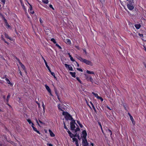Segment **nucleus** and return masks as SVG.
Masks as SVG:
<instances>
[{
    "instance_id": "15",
    "label": "nucleus",
    "mask_w": 146,
    "mask_h": 146,
    "mask_svg": "<svg viewBox=\"0 0 146 146\" xmlns=\"http://www.w3.org/2000/svg\"><path fill=\"white\" fill-rule=\"evenodd\" d=\"M49 132L50 134V135L51 137H54L55 136L54 134L53 133V132L50 130H49Z\"/></svg>"
},
{
    "instance_id": "12",
    "label": "nucleus",
    "mask_w": 146,
    "mask_h": 146,
    "mask_svg": "<svg viewBox=\"0 0 146 146\" xmlns=\"http://www.w3.org/2000/svg\"><path fill=\"white\" fill-rule=\"evenodd\" d=\"M4 35H5V37L6 38H7V39H9L11 40H12V38H11L9 36V35L7 34L6 33H4Z\"/></svg>"
},
{
    "instance_id": "38",
    "label": "nucleus",
    "mask_w": 146,
    "mask_h": 146,
    "mask_svg": "<svg viewBox=\"0 0 146 146\" xmlns=\"http://www.w3.org/2000/svg\"><path fill=\"white\" fill-rule=\"evenodd\" d=\"M54 92H55V93L56 96H58V93L57 92V90L56 89L54 88Z\"/></svg>"
},
{
    "instance_id": "37",
    "label": "nucleus",
    "mask_w": 146,
    "mask_h": 146,
    "mask_svg": "<svg viewBox=\"0 0 146 146\" xmlns=\"http://www.w3.org/2000/svg\"><path fill=\"white\" fill-rule=\"evenodd\" d=\"M97 99H100L101 102H103L104 100L103 98L102 97L99 96V97H98V98H97Z\"/></svg>"
},
{
    "instance_id": "25",
    "label": "nucleus",
    "mask_w": 146,
    "mask_h": 146,
    "mask_svg": "<svg viewBox=\"0 0 146 146\" xmlns=\"http://www.w3.org/2000/svg\"><path fill=\"white\" fill-rule=\"evenodd\" d=\"M20 65L21 66V68L23 69L25 71L26 69L25 66L22 63L21 64H20Z\"/></svg>"
},
{
    "instance_id": "42",
    "label": "nucleus",
    "mask_w": 146,
    "mask_h": 146,
    "mask_svg": "<svg viewBox=\"0 0 146 146\" xmlns=\"http://www.w3.org/2000/svg\"><path fill=\"white\" fill-rule=\"evenodd\" d=\"M69 135L71 138H72L73 136L74 137L76 136V135H74L72 133V134H71V135L70 134V135Z\"/></svg>"
},
{
    "instance_id": "13",
    "label": "nucleus",
    "mask_w": 146,
    "mask_h": 146,
    "mask_svg": "<svg viewBox=\"0 0 146 146\" xmlns=\"http://www.w3.org/2000/svg\"><path fill=\"white\" fill-rule=\"evenodd\" d=\"M5 80H6L8 84H10L11 86H13V84L12 83H11L10 80L8 78H6L5 79Z\"/></svg>"
},
{
    "instance_id": "16",
    "label": "nucleus",
    "mask_w": 146,
    "mask_h": 146,
    "mask_svg": "<svg viewBox=\"0 0 146 146\" xmlns=\"http://www.w3.org/2000/svg\"><path fill=\"white\" fill-rule=\"evenodd\" d=\"M32 10H33V7H32V6L31 5H30V7L29 10H30L31 11L30 13L32 14H33L34 13V12L33 11H31Z\"/></svg>"
},
{
    "instance_id": "39",
    "label": "nucleus",
    "mask_w": 146,
    "mask_h": 146,
    "mask_svg": "<svg viewBox=\"0 0 146 146\" xmlns=\"http://www.w3.org/2000/svg\"><path fill=\"white\" fill-rule=\"evenodd\" d=\"M42 107L44 111L45 107V106L44 105V103L43 102H42Z\"/></svg>"
},
{
    "instance_id": "2",
    "label": "nucleus",
    "mask_w": 146,
    "mask_h": 146,
    "mask_svg": "<svg viewBox=\"0 0 146 146\" xmlns=\"http://www.w3.org/2000/svg\"><path fill=\"white\" fill-rule=\"evenodd\" d=\"M82 145L85 144V143H87V142L86 139V137L87 136V133L85 130H84L82 131Z\"/></svg>"
},
{
    "instance_id": "43",
    "label": "nucleus",
    "mask_w": 146,
    "mask_h": 146,
    "mask_svg": "<svg viewBox=\"0 0 146 146\" xmlns=\"http://www.w3.org/2000/svg\"><path fill=\"white\" fill-rule=\"evenodd\" d=\"M49 6L50 8L52 9L53 10H54V8H53V7L52 6V5L50 4L49 5Z\"/></svg>"
},
{
    "instance_id": "47",
    "label": "nucleus",
    "mask_w": 146,
    "mask_h": 146,
    "mask_svg": "<svg viewBox=\"0 0 146 146\" xmlns=\"http://www.w3.org/2000/svg\"><path fill=\"white\" fill-rule=\"evenodd\" d=\"M67 131L69 135L72 134V133L68 129Z\"/></svg>"
},
{
    "instance_id": "41",
    "label": "nucleus",
    "mask_w": 146,
    "mask_h": 146,
    "mask_svg": "<svg viewBox=\"0 0 146 146\" xmlns=\"http://www.w3.org/2000/svg\"><path fill=\"white\" fill-rule=\"evenodd\" d=\"M77 70L80 72H82L83 71L82 69L81 68H77Z\"/></svg>"
},
{
    "instance_id": "23",
    "label": "nucleus",
    "mask_w": 146,
    "mask_h": 146,
    "mask_svg": "<svg viewBox=\"0 0 146 146\" xmlns=\"http://www.w3.org/2000/svg\"><path fill=\"white\" fill-rule=\"evenodd\" d=\"M57 107H58V110H60L61 111H64V110H63L61 108V106L60 104H58V105Z\"/></svg>"
},
{
    "instance_id": "26",
    "label": "nucleus",
    "mask_w": 146,
    "mask_h": 146,
    "mask_svg": "<svg viewBox=\"0 0 146 146\" xmlns=\"http://www.w3.org/2000/svg\"><path fill=\"white\" fill-rule=\"evenodd\" d=\"M1 16H2V18L3 19V20L4 21L5 23L7 22V20L4 17L3 15H2Z\"/></svg>"
},
{
    "instance_id": "17",
    "label": "nucleus",
    "mask_w": 146,
    "mask_h": 146,
    "mask_svg": "<svg viewBox=\"0 0 146 146\" xmlns=\"http://www.w3.org/2000/svg\"><path fill=\"white\" fill-rule=\"evenodd\" d=\"M135 27L137 29H139L141 27V25L140 24H136L135 25Z\"/></svg>"
},
{
    "instance_id": "58",
    "label": "nucleus",
    "mask_w": 146,
    "mask_h": 146,
    "mask_svg": "<svg viewBox=\"0 0 146 146\" xmlns=\"http://www.w3.org/2000/svg\"><path fill=\"white\" fill-rule=\"evenodd\" d=\"M79 125L81 128H82L83 127V125H82L80 123V124H79Z\"/></svg>"
},
{
    "instance_id": "4",
    "label": "nucleus",
    "mask_w": 146,
    "mask_h": 146,
    "mask_svg": "<svg viewBox=\"0 0 146 146\" xmlns=\"http://www.w3.org/2000/svg\"><path fill=\"white\" fill-rule=\"evenodd\" d=\"M75 124H76L78 126L77 124L75 123V121L74 119L72 120L70 122V128L72 130H74L76 127Z\"/></svg>"
},
{
    "instance_id": "8",
    "label": "nucleus",
    "mask_w": 146,
    "mask_h": 146,
    "mask_svg": "<svg viewBox=\"0 0 146 146\" xmlns=\"http://www.w3.org/2000/svg\"><path fill=\"white\" fill-rule=\"evenodd\" d=\"M86 79L88 81H90L92 84L93 83V79L90 76L86 75Z\"/></svg>"
},
{
    "instance_id": "27",
    "label": "nucleus",
    "mask_w": 146,
    "mask_h": 146,
    "mask_svg": "<svg viewBox=\"0 0 146 146\" xmlns=\"http://www.w3.org/2000/svg\"><path fill=\"white\" fill-rule=\"evenodd\" d=\"M76 80L81 84H82V81L80 80V78L78 77H76Z\"/></svg>"
},
{
    "instance_id": "33",
    "label": "nucleus",
    "mask_w": 146,
    "mask_h": 146,
    "mask_svg": "<svg viewBox=\"0 0 146 146\" xmlns=\"http://www.w3.org/2000/svg\"><path fill=\"white\" fill-rule=\"evenodd\" d=\"M15 58H16V60H17V61L19 62V65L22 63L21 62L20 60L17 57H16Z\"/></svg>"
},
{
    "instance_id": "14",
    "label": "nucleus",
    "mask_w": 146,
    "mask_h": 146,
    "mask_svg": "<svg viewBox=\"0 0 146 146\" xmlns=\"http://www.w3.org/2000/svg\"><path fill=\"white\" fill-rule=\"evenodd\" d=\"M106 131L108 133H109L110 134V136L111 137H112V131L109 129H108L106 130Z\"/></svg>"
},
{
    "instance_id": "20",
    "label": "nucleus",
    "mask_w": 146,
    "mask_h": 146,
    "mask_svg": "<svg viewBox=\"0 0 146 146\" xmlns=\"http://www.w3.org/2000/svg\"><path fill=\"white\" fill-rule=\"evenodd\" d=\"M1 39L5 43L7 44H9V43L6 41L5 39L3 38V36L2 35H1Z\"/></svg>"
},
{
    "instance_id": "51",
    "label": "nucleus",
    "mask_w": 146,
    "mask_h": 146,
    "mask_svg": "<svg viewBox=\"0 0 146 146\" xmlns=\"http://www.w3.org/2000/svg\"><path fill=\"white\" fill-rule=\"evenodd\" d=\"M106 107L108 108V109L109 110H111L112 109H111V108H110L108 106H106Z\"/></svg>"
},
{
    "instance_id": "59",
    "label": "nucleus",
    "mask_w": 146,
    "mask_h": 146,
    "mask_svg": "<svg viewBox=\"0 0 146 146\" xmlns=\"http://www.w3.org/2000/svg\"><path fill=\"white\" fill-rule=\"evenodd\" d=\"M92 108H93L94 110L95 111H96V109L95 108V107L94 106V105L93 106H92Z\"/></svg>"
},
{
    "instance_id": "54",
    "label": "nucleus",
    "mask_w": 146,
    "mask_h": 146,
    "mask_svg": "<svg viewBox=\"0 0 146 146\" xmlns=\"http://www.w3.org/2000/svg\"><path fill=\"white\" fill-rule=\"evenodd\" d=\"M39 121L41 124H44V123L42 121H41L40 120H39Z\"/></svg>"
},
{
    "instance_id": "56",
    "label": "nucleus",
    "mask_w": 146,
    "mask_h": 146,
    "mask_svg": "<svg viewBox=\"0 0 146 146\" xmlns=\"http://www.w3.org/2000/svg\"><path fill=\"white\" fill-rule=\"evenodd\" d=\"M75 62H76V63L77 64V67H79V64L76 61Z\"/></svg>"
},
{
    "instance_id": "44",
    "label": "nucleus",
    "mask_w": 146,
    "mask_h": 146,
    "mask_svg": "<svg viewBox=\"0 0 146 146\" xmlns=\"http://www.w3.org/2000/svg\"><path fill=\"white\" fill-rule=\"evenodd\" d=\"M75 48L78 50H80V47L78 46H75Z\"/></svg>"
},
{
    "instance_id": "6",
    "label": "nucleus",
    "mask_w": 146,
    "mask_h": 146,
    "mask_svg": "<svg viewBox=\"0 0 146 146\" xmlns=\"http://www.w3.org/2000/svg\"><path fill=\"white\" fill-rule=\"evenodd\" d=\"M130 2L131 1H130L129 2ZM129 3L130 4H127V7L129 10H132L133 9L134 7L131 3Z\"/></svg>"
},
{
    "instance_id": "7",
    "label": "nucleus",
    "mask_w": 146,
    "mask_h": 146,
    "mask_svg": "<svg viewBox=\"0 0 146 146\" xmlns=\"http://www.w3.org/2000/svg\"><path fill=\"white\" fill-rule=\"evenodd\" d=\"M44 30L46 33L47 35H48L49 33H50V29L48 27H45L44 28Z\"/></svg>"
},
{
    "instance_id": "45",
    "label": "nucleus",
    "mask_w": 146,
    "mask_h": 146,
    "mask_svg": "<svg viewBox=\"0 0 146 146\" xmlns=\"http://www.w3.org/2000/svg\"><path fill=\"white\" fill-rule=\"evenodd\" d=\"M70 60L72 62H75L76 61L73 59V58L72 57L70 58Z\"/></svg>"
},
{
    "instance_id": "36",
    "label": "nucleus",
    "mask_w": 146,
    "mask_h": 146,
    "mask_svg": "<svg viewBox=\"0 0 146 146\" xmlns=\"http://www.w3.org/2000/svg\"><path fill=\"white\" fill-rule=\"evenodd\" d=\"M55 45L56 47L60 49H61L62 48V47L59 45L58 44L56 43Z\"/></svg>"
},
{
    "instance_id": "62",
    "label": "nucleus",
    "mask_w": 146,
    "mask_h": 146,
    "mask_svg": "<svg viewBox=\"0 0 146 146\" xmlns=\"http://www.w3.org/2000/svg\"><path fill=\"white\" fill-rule=\"evenodd\" d=\"M68 54L69 55V57L70 58H71V57H72L71 55L69 53H68Z\"/></svg>"
},
{
    "instance_id": "53",
    "label": "nucleus",
    "mask_w": 146,
    "mask_h": 146,
    "mask_svg": "<svg viewBox=\"0 0 146 146\" xmlns=\"http://www.w3.org/2000/svg\"><path fill=\"white\" fill-rule=\"evenodd\" d=\"M39 21L40 23H42L43 22L42 20L40 18V19H39Z\"/></svg>"
},
{
    "instance_id": "49",
    "label": "nucleus",
    "mask_w": 146,
    "mask_h": 146,
    "mask_svg": "<svg viewBox=\"0 0 146 146\" xmlns=\"http://www.w3.org/2000/svg\"><path fill=\"white\" fill-rule=\"evenodd\" d=\"M83 51L85 53V54H87V52L85 48L83 49Z\"/></svg>"
},
{
    "instance_id": "30",
    "label": "nucleus",
    "mask_w": 146,
    "mask_h": 146,
    "mask_svg": "<svg viewBox=\"0 0 146 146\" xmlns=\"http://www.w3.org/2000/svg\"><path fill=\"white\" fill-rule=\"evenodd\" d=\"M42 2L45 3V4H48V0H42Z\"/></svg>"
},
{
    "instance_id": "46",
    "label": "nucleus",
    "mask_w": 146,
    "mask_h": 146,
    "mask_svg": "<svg viewBox=\"0 0 146 146\" xmlns=\"http://www.w3.org/2000/svg\"><path fill=\"white\" fill-rule=\"evenodd\" d=\"M138 35L141 37H143V35L142 34H140V33H139Z\"/></svg>"
},
{
    "instance_id": "31",
    "label": "nucleus",
    "mask_w": 146,
    "mask_h": 146,
    "mask_svg": "<svg viewBox=\"0 0 146 146\" xmlns=\"http://www.w3.org/2000/svg\"><path fill=\"white\" fill-rule=\"evenodd\" d=\"M27 121L28 122L29 124H31V125H32V123H33L31 121V120L29 119H27Z\"/></svg>"
},
{
    "instance_id": "10",
    "label": "nucleus",
    "mask_w": 146,
    "mask_h": 146,
    "mask_svg": "<svg viewBox=\"0 0 146 146\" xmlns=\"http://www.w3.org/2000/svg\"><path fill=\"white\" fill-rule=\"evenodd\" d=\"M34 123H32V125H31V126H32V127L33 128V130L35 131L37 133H38L39 134H40L41 133H40L37 130L36 128H35V127H34Z\"/></svg>"
},
{
    "instance_id": "60",
    "label": "nucleus",
    "mask_w": 146,
    "mask_h": 146,
    "mask_svg": "<svg viewBox=\"0 0 146 146\" xmlns=\"http://www.w3.org/2000/svg\"><path fill=\"white\" fill-rule=\"evenodd\" d=\"M92 108H93L94 110L95 111H96V109L95 108V107L94 106V105L93 106H92Z\"/></svg>"
},
{
    "instance_id": "28",
    "label": "nucleus",
    "mask_w": 146,
    "mask_h": 146,
    "mask_svg": "<svg viewBox=\"0 0 146 146\" xmlns=\"http://www.w3.org/2000/svg\"><path fill=\"white\" fill-rule=\"evenodd\" d=\"M92 93L95 97H96L97 98H98V97L99 96H98V94H97V93H95L94 92H92Z\"/></svg>"
},
{
    "instance_id": "24",
    "label": "nucleus",
    "mask_w": 146,
    "mask_h": 146,
    "mask_svg": "<svg viewBox=\"0 0 146 146\" xmlns=\"http://www.w3.org/2000/svg\"><path fill=\"white\" fill-rule=\"evenodd\" d=\"M22 7V8L23 9H24V11H27V10L25 8V6L24 4L23 3H21V4Z\"/></svg>"
},
{
    "instance_id": "22",
    "label": "nucleus",
    "mask_w": 146,
    "mask_h": 146,
    "mask_svg": "<svg viewBox=\"0 0 146 146\" xmlns=\"http://www.w3.org/2000/svg\"><path fill=\"white\" fill-rule=\"evenodd\" d=\"M86 72L88 74H94L95 73L93 71H90L88 70H86Z\"/></svg>"
},
{
    "instance_id": "63",
    "label": "nucleus",
    "mask_w": 146,
    "mask_h": 146,
    "mask_svg": "<svg viewBox=\"0 0 146 146\" xmlns=\"http://www.w3.org/2000/svg\"><path fill=\"white\" fill-rule=\"evenodd\" d=\"M45 64V65H46V67L47 68H48L49 67L47 63Z\"/></svg>"
},
{
    "instance_id": "9",
    "label": "nucleus",
    "mask_w": 146,
    "mask_h": 146,
    "mask_svg": "<svg viewBox=\"0 0 146 146\" xmlns=\"http://www.w3.org/2000/svg\"><path fill=\"white\" fill-rule=\"evenodd\" d=\"M64 65L66 68H68L70 70L72 71L73 70L72 67L70 65H68L66 64H65Z\"/></svg>"
},
{
    "instance_id": "57",
    "label": "nucleus",
    "mask_w": 146,
    "mask_h": 146,
    "mask_svg": "<svg viewBox=\"0 0 146 146\" xmlns=\"http://www.w3.org/2000/svg\"><path fill=\"white\" fill-rule=\"evenodd\" d=\"M98 124H99V125H100V127H102V125H101V123L100 122H98Z\"/></svg>"
},
{
    "instance_id": "34",
    "label": "nucleus",
    "mask_w": 146,
    "mask_h": 146,
    "mask_svg": "<svg viewBox=\"0 0 146 146\" xmlns=\"http://www.w3.org/2000/svg\"><path fill=\"white\" fill-rule=\"evenodd\" d=\"M5 23V25L6 26L8 27V28H9L11 26L9 25V24L7 22L6 23Z\"/></svg>"
},
{
    "instance_id": "52",
    "label": "nucleus",
    "mask_w": 146,
    "mask_h": 146,
    "mask_svg": "<svg viewBox=\"0 0 146 146\" xmlns=\"http://www.w3.org/2000/svg\"><path fill=\"white\" fill-rule=\"evenodd\" d=\"M50 73L53 76H54V75H55V73L53 72H51Z\"/></svg>"
},
{
    "instance_id": "29",
    "label": "nucleus",
    "mask_w": 146,
    "mask_h": 146,
    "mask_svg": "<svg viewBox=\"0 0 146 146\" xmlns=\"http://www.w3.org/2000/svg\"><path fill=\"white\" fill-rule=\"evenodd\" d=\"M66 41H67V42L69 44H71V40H70L69 39H66Z\"/></svg>"
},
{
    "instance_id": "11",
    "label": "nucleus",
    "mask_w": 146,
    "mask_h": 146,
    "mask_svg": "<svg viewBox=\"0 0 146 146\" xmlns=\"http://www.w3.org/2000/svg\"><path fill=\"white\" fill-rule=\"evenodd\" d=\"M83 146H96L93 143L90 142V145H89V143L88 142H87V143H85V144H84L83 145Z\"/></svg>"
},
{
    "instance_id": "50",
    "label": "nucleus",
    "mask_w": 146,
    "mask_h": 146,
    "mask_svg": "<svg viewBox=\"0 0 146 146\" xmlns=\"http://www.w3.org/2000/svg\"><path fill=\"white\" fill-rule=\"evenodd\" d=\"M47 145L48 146H53L50 143H47Z\"/></svg>"
},
{
    "instance_id": "35",
    "label": "nucleus",
    "mask_w": 146,
    "mask_h": 146,
    "mask_svg": "<svg viewBox=\"0 0 146 146\" xmlns=\"http://www.w3.org/2000/svg\"><path fill=\"white\" fill-rule=\"evenodd\" d=\"M75 131V132H76L77 131H79L80 130V129L78 127H77L76 129H74V130Z\"/></svg>"
},
{
    "instance_id": "64",
    "label": "nucleus",
    "mask_w": 146,
    "mask_h": 146,
    "mask_svg": "<svg viewBox=\"0 0 146 146\" xmlns=\"http://www.w3.org/2000/svg\"><path fill=\"white\" fill-rule=\"evenodd\" d=\"M57 97V98L58 99V100H59V101H60V98L59 97V95H58V96H56Z\"/></svg>"
},
{
    "instance_id": "40",
    "label": "nucleus",
    "mask_w": 146,
    "mask_h": 146,
    "mask_svg": "<svg viewBox=\"0 0 146 146\" xmlns=\"http://www.w3.org/2000/svg\"><path fill=\"white\" fill-rule=\"evenodd\" d=\"M72 140H73V142H76V141L78 140V139L75 137H73L72 138Z\"/></svg>"
},
{
    "instance_id": "3",
    "label": "nucleus",
    "mask_w": 146,
    "mask_h": 146,
    "mask_svg": "<svg viewBox=\"0 0 146 146\" xmlns=\"http://www.w3.org/2000/svg\"><path fill=\"white\" fill-rule=\"evenodd\" d=\"M62 115L65 116V118L67 120L72 121L74 119L72 116L67 111H63Z\"/></svg>"
},
{
    "instance_id": "19",
    "label": "nucleus",
    "mask_w": 146,
    "mask_h": 146,
    "mask_svg": "<svg viewBox=\"0 0 146 146\" xmlns=\"http://www.w3.org/2000/svg\"><path fill=\"white\" fill-rule=\"evenodd\" d=\"M70 75H71V76L74 77V78H75L76 77V73L75 72H70Z\"/></svg>"
},
{
    "instance_id": "48",
    "label": "nucleus",
    "mask_w": 146,
    "mask_h": 146,
    "mask_svg": "<svg viewBox=\"0 0 146 146\" xmlns=\"http://www.w3.org/2000/svg\"><path fill=\"white\" fill-rule=\"evenodd\" d=\"M1 1L3 3V5H4L5 4V0H1Z\"/></svg>"
},
{
    "instance_id": "32",
    "label": "nucleus",
    "mask_w": 146,
    "mask_h": 146,
    "mask_svg": "<svg viewBox=\"0 0 146 146\" xmlns=\"http://www.w3.org/2000/svg\"><path fill=\"white\" fill-rule=\"evenodd\" d=\"M51 40L52 42L56 44V41L55 40L54 38H52L51 39Z\"/></svg>"
},
{
    "instance_id": "1",
    "label": "nucleus",
    "mask_w": 146,
    "mask_h": 146,
    "mask_svg": "<svg viewBox=\"0 0 146 146\" xmlns=\"http://www.w3.org/2000/svg\"><path fill=\"white\" fill-rule=\"evenodd\" d=\"M77 58L80 61L87 65L91 66H92L93 65V63L91 61L85 59L83 58L80 56H78Z\"/></svg>"
},
{
    "instance_id": "55",
    "label": "nucleus",
    "mask_w": 146,
    "mask_h": 146,
    "mask_svg": "<svg viewBox=\"0 0 146 146\" xmlns=\"http://www.w3.org/2000/svg\"><path fill=\"white\" fill-rule=\"evenodd\" d=\"M64 128L66 129V130H68V129L67 128V127L66 126L65 123H64Z\"/></svg>"
},
{
    "instance_id": "21",
    "label": "nucleus",
    "mask_w": 146,
    "mask_h": 146,
    "mask_svg": "<svg viewBox=\"0 0 146 146\" xmlns=\"http://www.w3.org/2000/svg\"><path fill=\"white\" fill-rule=\"evenodd\" d=\"M10 96L9 94V93L7 97L6 102V103H8L9 99L10 98Z\"/></svg>"
},
{
    "instance_id": "18",
    "label": "nucleus",
    "mask_w": 146,
    "mask_h": 146,
    "mask_svg": "<svg viewBox=\"0 0 146 146\" xmlns=\"http://www.w3.org/2000/svg\"><path fill=\"white\" fill-rule=\"evenodd\" d=\"M130 120L132 122V123L133 125H134L135 124V121H134V119L133 118V117H131L130 118Z\"/></svg>"
},
{
    "instance_id": "61",
    "label": "nucleus",
    "mask_w": 146,
    "mask_h": 146,
    "mask_svg": "<svg viewBox=\"0 0 146 146\" xmlns=\"http://www.w3.org/2000/svg\"><path fill=\"white\" fill-rule=\"evenodd\" d=\"M6 104L8 106L10 107L11 108V106L8 103H6Z\"/></svg>"
},
{
    "instance_id": "5",
    "label": "nucleus",
    "mask_w": 146,
    "mask_h": 146,
    "mask_svg": "<svg viewBox=\"0 0 146 146\" xmlns=\"http://www.w3.org/2000/svg\"><path fill=\"white\" fill-rule=\"evenodd\" d=\"M45 86L46 89L48 92L49 93L50 95L52 96H53V95L51 93V91L49 87L47 85L45 84Z\"/></svg>"
}]
</instances>
